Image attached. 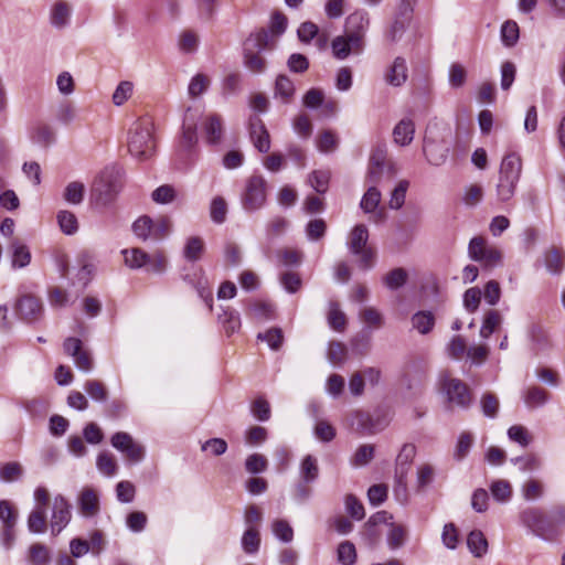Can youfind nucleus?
Wrapping results in <instances>:
<instances>
[{
	"instance_id": "obj_1",
	"label": "nucleus",
	"mask_w": 565,
	"mask_h": 565,
	"mask_svg": "<svg viewBox=\"0 0 565 565\" xmlns=\"http://www.w3.org/2000/svg\"><path fill=\"white\" fill-rule=\"evenodd\" d=\"M519 520L527 533L544 542L552 543L561 536V531L550 520L548 513L541 508L529 507L523 509L519 514Z\"/></svg>"
},
{
	"instance_id": "obj_2",
	"label": "nucleus",
	"mask_w": 565,
	"mask_h": 565,
	"mask_svg": "<svg viewBox=\"0 0 565 565\" xmlns=\"http://www.w3.org/2000/svg\"><path fill=\"white\" fill-rule=\"evenodd\" d=\"M522 171L521 157L515 152L505 154L499 170V182L497 184V196L501 202L510 201L520 181Z\"/></svg>"
},
{
	"instance_id": "obj_3",
	"label": "nucleus",
	"mask_w": 565,
	"mask_h": 565,
	"mask_svg": "<svg viewBox=\"0 0 565 565\" xmlns=\"http://www.w3.org/2000/svg\"><path fill=\"white\" fill-rule=\"evenodd\" d=\"M269 44V35L266 29L252 32L243 42L244 66L254 73H263L266 61L259 56Z\"/></svg>"
},
{
	"instance_id": "obj_4",
	"label": "nucleus",
	"mask_w": 565,
	"mask_h": 565,
	"mask_svg": "<svg viewBox=\"0 0 565 565\" xmlns=\"http://www.w3.org/2000/svg\"><path fill=\"white\" fill-rule=\"evenodd\" d=\"M268 182L260 174L246 179L241 193V206L245 213L253 214L267 205Z\"/></svg>"
},
{
	"instance_id": "obj_5",
	"label": "nucleus",
	"mask_w": 565,
	"mask_h": 565,
	"mask_svg": "<svg viewBox=\"0 0 565 565\" xmlns=\"http://www.w3.org/2000/svg\"><path fill=\"white\" fill-rule=\"evenodd\" d=\"M129 152L138 160H147L154 152L152 124L149 120L138 121L130 131Z\"/></svg>"
},
{
	"instance_id": "obj_6",
	"label": "nucleus",
	"mask_w": 565,
	"mask_h": 565,
	"mask_svg": "<svg viewBox=\"0 0 565 565\" xmlns=\"http://www.w3.org/2000/svg\"><path fill=\"white\" fill-rule=\"evenodd\" d=\"M124 171L119 166L111 164L104 168L96 182V191L99 200L104 203H110L121 189V179Z\"/></svg>"
},
{
	"instance_id": "obj_7",
	"label": "nucleus",
	"mask_w": 565,
	"mask_h": 565,
	"mask_svg": "<svg viewBox=\"0 0 565 565\" xmlns=\"http://www.w3.org/2000/svg\"><path fill=\"white\" fill-rule=\"evenodd\" d=\"M180 278L196 291L198 296L204 301L209 310L212 311L213 294L203 268L194 264L184 266L181 269Z\"/></svg>"
},
{
	"instance_id": "obj_8",
	"label": "nucleus",
	"mask_w": 565,
	"mask_h": 565,
	"mask_svg": "<svg viewBox=\"0 0 565 565\" xmlns=\"http://www.w3.org/2000/svg\"><path fill=\"white\" fill-rule=\"evenodd\" d=\"M72 504L63 494L53 499L50 529L53 536L58 535L72 520Z\"/></svg>"
},
{
	"instance_id": "obj_9",
	"label": "nucleus",
	"mask_w": 565,
	"mask_h": 565,
	"mask_svg": "<svg viewBox=\"0 0 565 565\" xmlns=\"http://www.w3.org/2000/svg\"><path fill=\"white\" fill-rule=\"evenodd\" d=\"M110 445L125 454L132 462H140L145 458L143 446L137 444L132 436L126 431H117L110 437Z\"/></svg>"
},
{
	"instance_id": "obj_10",
	"label": "nucleus",
	"mask_w": 565,
	"mask_h": 565,
	"mask_svg": "<svg viewBox=\"0 0 565 565\" xmlns=\"http://www.w3.org/2000/svg\"><path fill=\"white\" fill-rule=\"evenodd\" d=\"M447 402L461 408L468 409L471 405V393L467 385L459 379H449L443 385Z\"/></svg>"
},
{
	"instance_id": "obj_11",
	"label": "nucleus",
	"mask_w": 565,
	"mask_h": 565,
	"mask_svg": "<svg viewBox=\"0 0 565 565\" xmlns=\"http://www.w3.org/2000/svg\"><path fill=\"white\" fill-rule=\"evenodd\" d=\"M364 49V43L359 35H344L335 36L331 41V51L334 58L343 61L351 54H360Z\"/></svg>"
},
{
	"instance_id": "obj_12",
	"label": "nucleus",
	"mask_w": 565,
	"mask_h": 565,
	"mask_svg": "<svg viewBox=\"0 0 565 565\" xmlns=\"http://www.w3.org/2000/svg\"><path fill=\"white\" fill-rule=\"evenodd\" d=\"M248 135L252 143L260 153H267L270 150L269 132L258 115H250L247 121Z\"/></svg>"
},
{
	"instance_id": "obj_13",
	"label": "nucleus",
	"mask_w": 565,
	"mask_h": 565,
	"mask_svg": "<svg viewBox=\"0 0 565 565\" xmlns=\"http://www.w3.org/2000/svg\"><path fill=\"white\" fill-rule=\"evenodd\" d=\"M15 310L20 319L28 323H35L43 313L42 302L32 295H23L15 302Z\"/></svg>"
},
{
	"instance_id": "obj_14",
	"label": "nucleus",
	"mask_w": 565,
	"mask_h": 565,
	"mask_svg": "<svg viewBox=\"0 0 565 565\" xmlns=\"http://www.w3.org/2000/svg\"><path fill=\"white\" fill-rule=\"evenodd\" d=\"M198 146V132H196V122L194 117L191 114V109L184 114L183 124H182V136L180 140V149L186 156L191 157Z\"/></svg>"
},
{
	"instance_id": "obj_15",
	"label": "nucleus",
	"mask_w": 565,
	"mask_h": 565,
	"mask_svg": "<svg viewBox=\"0 0 565 565\" xmlns=\"http://www.w3.org/2000/svg\"><path fill=\"white\" fill-rule=\"evenodd\" d=\"M351 425L361 434L372 435L384 429L386 424L379 415L355 411L351 416Z\"/></svg>"
},
{
	"instance_id": "obj_16",
	"label": "nucleus",
	"mask_w": 565,
	"mask_h": 565,
	"mask_svg": "<svg viewBox=\"0 0 565 565\" xmlns=\"http://www.w3.org/2000/svg\"><path fill=\"white\" fill-rule=\"evenodd\" d=\"M370 25L369 13L364 10H356L345 20V33L359 35L363 41L364 34Z\"/></svg>"
},
{
	"instance_id": "obj_17",
	"label": "nucleus",
	"mask_w": 565,
	"mask_h": 565,
	"mask_svg": "<svg viewBox=\"0 0 565 565\" xmlns=\"http://www.w3.org/2000/svg\"><path fill=\"white\" fill-rule=\"evenodd\" d=\"M11 267L22 269L31 263V252L29 247L19 239H12L9 245Z\"/></svg>"
},
{
	"instance_id": "obj_18",
	"label": "nucleus",
	"mask_w": 565,
	"mask_h": 565,
	"mask_svg": "<svg viewBox=\"0 0 565 565\" xmlns=\"http://www.w3.org/2000/svg\"><path fill=\"white\" fill-rule=\"evenodd\" d=\"M77 504L84 516H93L99 511V498L97 492L93 488H84L78 495Z\"/></svg>"
},
{
	"instance_id": "obj_19",
	"label": "nucleus",
	"mask_w": 565,
	"mask_h": 565,
	"mask_svg": "<svg viewBox=\"0 0 565 565\" xmlns=\"http://www.w3.org/2000/svg\"><path fill=\"white\" fill-rule=\"evenodd\" d=\"M222 312L217 315V322L227 337L241 330L242 321L239 313L231 307H221Z\"/></svg>"
},
{
	"instance_id": "obj_20",
	"label": "nucleus",
	"mask_w": 565,
	"mask_h": 565,
	"mask_svg": "<svg viewBox=\"0 0 565 565\" xmlns=\"http://www.w3.org/2000/svg\"><path fill=\"white\" fill-rule=\"evenodd\" d=\"M408 78L406 60L402 56L395 57L388 72L385 75L387 84L394 87H399Z\"/></svg>"
},
{
	"instance_id": "obj_21",
	"label": "nucleus",
	"mask_w": 565,
	"mask_h": 565,
	"mask_svg": "<svg viewBox=\"0 0 565 565\" xmlns=\"http://www.w3.org/2000/svg\"><path fill=\"white\" fill-rule=\"evenodd\" d=\"M205 140L209 146H217L223 138V127L221 117L217 114H212L204 122Z\"/></svg>"
},
{
	"instance_id": "obj_22",
	"label": "nucleus",
	"mask_w": 565,
	"mask_h": 565,
	"mask_svg": "<svg viewBox=\"0 0 565 565\" xmlns=\"http://www.w3.org/2000/svg\"><path fill=\"white\" fill-rule=\"evenodd\" d=\"M413 328L423 335L430 333L436 324V318L430 310H418L411 317Z\"/></svg>"
},
{
	"instance_id": "obj_23",
	"label": "nucleus",
	"mask_w": 565,
	"mask_h": 565,
	"mask_svg": "<svg viewBox=\"0 0 565 565\" xmlns=\"http://www.w3.org/2000/svg\"><path fill=\"white\" fill-rule=\"evenodd\" d=\"M414 134L415 125L409 118H403L393 129L394 141L403 147L413 141Z\"/></svg>"
},
{
	"instance_id": "obj_24",
	"label": "nucleus",
	"mask_w": 565,
	"mask_h": 565,
	"mask_svg": "<svg viewBox=\"0 0 565 565\" xmlns=\"http://www.w3.org/2000/svg\"><path fill=\"white\" fill-rule=\"evenodd\" d=\"M369 231L364 224H356L351 231V237L349 242V252L352 255H358L362 249L369 247Z\"/></svg>"
},
{
	"instance_id": "obj_25",
	"label": "nucleus",
	"mask_w": 565,
	"mask_h": 565,
	"mask_svg": "<svg viewBox=\"0 0 565 565\" xmlns=\"http://www.w3.org/2000/svg\"><path fill=\"white\" fill-rule=\"evenodd\" d=\"M26 527L31 534H43L46 530V509L35 507L28 515Z\"/></svg>"
},
{
	"instance_id": "obj_26",
	"label": "nucleus",
	"mask_w": 565,
	"mask_h": 565,
	"mask_svg": "<svg viewBox=\"0 0 565 565\" xmlns=\"http://www.w3.org/2000/svg\"><path fill=\"white\" fill-rule=\"evenodd\" d=\"M467 546L475 557H482L488 552V541L480 530H472L467 536Z\"/></svg>"
},
{
	"instance_id": "obj_27",
	"label": "nucleus",
	"mask_w": 565,
	"mask_h": 565,
	"mask_svg": "<svg viewBox=\"0 0 565 565\" xmlns=\"http://www.w3.org/2000/svg\"><path fill=\"white\" fill-rule=\"evenodd\" d=\"M300 480L305 482H316L319 478V467L316 457L306 455L299 466Z\"/></svg>"
},
{
	"instance_id": "obj_28",
	"label": "nucleus",
	"mask_w": 565,
	"mask_h": 565,
	"mask_svg": "<svg viewBox=\"0 0 565 565\" xmlns=\"http://www.w3.org/2000/svg\"><path fill=\"white\" fill-rule=\"evenodd\" d=\"M125 264L131 269H140L147 267L150 263V255L141 248L122 249Z\"/></svg>"
},
{
	"instance_id": "obj_29",
	"label": "nucleus",
	"mask_w": 565,
	"mask_h": 565,
	"mask_svg": "<svg viewBox=\"0 0 565 565\" xmlns=\"http://www.w3.org/2000/svg\"><path fill=\"white\" fill-rule=\"evenodd\" d=\"M71 12L65 2L55 3L50 13V23L55 29H64L70 24Z\"/></svg>"
},
{
	"instance_id": "obj_30",
	"label": "nucleus",
	"mask_w": 565,
	"mask_h": 565,
	"mask_svg": "<svg viewBox=\"0 0 565 565\" xmlns=\"http://www.w3.org/2000/svg\"><path fill=\"white\" fill-rule=\"evenodd\" d=\"M408 281V273L403 267H397L390 270L383 277V284L392 291L403 288Z\"/></svg>"
},
{
	"instance_id": "obj_31",
	"label": "nucleus",
	"mask_w": 565,
	"mask_h": 565,
	"mask_svg": "<svg viewBox=\"0 0 565 565\" xmlns=\"http://www.w3.org/2000/svg\"><path fill=\"white\" fill-rule=\"evenodd\" d=\"M241 546L245 554L255 555L260 548V535L257 529L248 527L241 539Z\"/></svg>"
},
{
	"instance_id": "obj_32",
	"label": "nucleus",
	"mask_w": 565,
	"mask_h": 565,
	"mask_svg": "<svg viewBox=\"0 0 565 565\" xmlns=\"http://www.w3.org/2000/svg\"><path fill=\"white\" fill-rule=\"evenodd\" d=\"M386 154L383 149L377 148L373 151L370 159V169L367 172V179L371 183L376 184L380 180V174L385 167Z\"/></svg>"
},
{
	"instance_id": "obj_33",
	"label": "nucleus",
	"mask_w": 565,
	"mask_h": 565,
	"mask_svg": "<svg viewBox=\"0 0 565 565\" xmlns=\"http://www.w3.org/2000/svg\"><path fill=\"white\" fill-rule=\"evenodd\" d=\"M374 455L375 447L373 445H360L350 458V465L354 468L366 467L373 460Z\"/></svg>"
},
{
	"instance_id": "obj_34",
	"label": "nucleus",
	"mask_w": 565,
	"mask_h": 565,
	"mask_svg": "<svg viewBox=\"0 0 565 565\" xmlns=\"http://www.w3.org/2000/svg\"><path fill=\"white\" fill-rule=\"evenodd\" d=\"M30 140L36 146L49 147L54 142V134L50 126L39 124L31 129Z\"/></svg>"
},
{
	"instance_id": "obj_35",
	"label": "nucleus",
	"mask_w": 565,
	"mask_h": 565,
	"mask_svg": "<svg viewBox=\"0 0 565 565\" xmlns=\"http://www.w3.org/2000/svg\"><path fill=\"white\" fill-rule=\"evenodd\" d=\"M406 539V530L403 525L394 522L390 523V530L386 534V543L391 551H396L404 546Z\"/></svg>"
},
{
	"instance_id": "obj_36",
	"label": "nucleus",
	"mask_w": 565,
	"mask_h": 565,
	"mask_svg": "<svg viewBox=\"0 0 565 565\" xmlns=\"http://www.w3.org/2000/svg\"><path fill=\"white\" fill-rule=\"evenodd\" d=\"M23 476V468L18 461H9L0 465V480L2 482H17Z\"/></svg>"
},
{
	"instance_id": "obj_37",
	"label": "nucleus",
	"mask_w": 565,
	"mask_h": 565,
	"mask_svg": "<svg viewBox=\"0 0 565 565\" xmlns=\"http://www.w3.org/2000/svg\"><path fill=\"white\" fill-rule=\"evenodd\" d=\"M131 230L138 238L146 242L152 238L153 221L150 216L142 215L132 223Z\"/></svg>"
},
{
	"instance_id": "obj_38",
	"label": "nucleus",
	"mask_w": 565,
	"mask_h": 565,
	"mask_svg": "<svg viewBox=\"0 0 565 565\" xmlns=\"http://www.w3.org/2000/svg\"><path fill=\"white\" fill-rule=\"evenodd\" d=\"M500 36L502 44L505 47H513L518 43L520 36L518 23L512 20L505 21L501 26Z\"/></svg>"
},
{
	"instance_id": "obj_39",
	"label": "nucleus",
	"mask_w": 565,
	"mask_h": 565,
	"mask_svg": "<svg viewBox=\"0 0 565 565\" xmlns=\"http://www.w3.org/2000/svg\"><path fill=\"white\" fill-rule=\"evenodd\" d=\"M380 202L381 191L375 185H371L363 194L360 201V207L364 213L370 214L379 207Z\"/></svg>"
},
{
	"instance_id": "obj_40",
	"label": "nucleus",
	"mask_w": 565,
	"mask_h": 565,
	"mask_svg": "<svg viewBox=\"0 0 565 565\" xmlns=\"http://www.w3.org/2000/svg\"><path fill=\"white\" fill-rule=\"evenodd\" d=\"M204 244L203 239L199 236H191L186 239L183 248V257L191 263L200 259L203 253Z\"/></svg>"
},
{
	"instance_id": "obj_41",
	"label": "nucleus",
	"mask_w": 565,
	"mask_h": 565,
	"mask_svg": "<svg viewBox=\"0 0 565 565\" xmlns=\"http://www.w3.org/2000/svg\"><path fill=\"white\" fill-rule=\"evenodd\" d=\"M294 94L295 85L292 81L285 74L278 75L275 82V96L280 97L284 103H287Z\"/></svg>"
},
{
	"instance_id": "obj_42",
	"label": "nucleus",
	"mask_w": 565,
	"mask_h": 565,
	"mask_svg": "<svg viewBox=\"0 0 565 565\" xmlns=\"http://www.w3.org/2000/svg\"><path fill=\"white\" fill-rule=\"evenodd\" d=\"M501 321L502 318L499 311L494 309L487 311L480 328V337L482 339H488L497 330Z\"/></svg>"
},
{
	"instance_id": "obj_43",
	"label": "nucleus",
	"mask_w": 565,
	"mask_h": 565,
	"mask_svg": "<svg viewBox=\"0 0 565 565\" xmlns=\"http://www.w3.org/2000/svg\"><path fill=\"white\" fill-rule=\"evenodd\" d=\"M29 557L32 565H50L51 552L42 543H34L29 548Z\"/></svg>"
},
{
	"instance_id": "obj_44",
	"label": "nucleus",
	"mask_w": 565,
	"mask_h": 565,
	"mask_svg": "<svg viewBox=\"0 0 565 565\" xmlns=\"http://www.w3.org/2000/svg\"><path fill=\"white\" fill-rule=\"evenodd\" d=\"M257 340L266 342L270 350L278 351L284 342L282 330L279 327H273L265 332H259Z\"/></svg>"
},
{
	"instance_id": "obj_45",
	"label": "nucleus",
	"mask_w": 565,
	"mask_h": 565,
	"mask_svg": "<svg viewBox=\"0 0 565 565\" xmlns=\"http://www.w3.org/2000/svg\"><path fill=\"white\" fill-rule=\"evenodd\" d=\"M337 561L341 565H353L356 562V550L352 542H341L337 547Z\"/></svg>"
},
{
	"instance_id": "obj_46",
	"label": "nucleus",
	"mask_w": 565,
	"mask_h": 565,
	"mask_svg": "<svg viewBox=\"0 0 565 565\" xmlns=\"http://www.w3.org/2000/svg\"><path fill=\"white\" fill-rule=\"evenodd\" d=\"M308 182L317 193L324 194L328 191L330 172L323 170H313L308 175Z\"/></svg>"
},
{
	"instance_id": "obj_47",
	"label": "nucleus",
	"mask_w": 565,
	"mask_h": 565,
	"mask_svg": "<svg viewBox=\"0 0 565 565\" xmlns=\"http://www.w3.org/2000/svg\"><path fill=\"white\" fill-rule=\"evenodd\" d=\"M56 217L58 226L65 235H73L77 232L78 221L74 213L64 210L60 211Z\"/></svg>"
},
{
	"instance_id": "obj_48",
	"label": "nucleus",
	"mask_w": 565,
	"mask_h": 565,
	"mask_svg": "<svg viewBox=\"0 0 565 565\" xmlns=\"http://www.w3.org/2000/svg\"><path fill=\"white\" fill-rule=\"evenodd\" d=\"M473 445V437L471 433L463 431L461 433L456 443V448L454 452V459L456 461H462L469 454L470 449Z\"/></svg>"
},
{
	"instance_id": "obj_49",
	"label": "nucleus",
	"mask_w": 565,
	"mask_h": 565,
	"mask_svg": "<svg viewBox=\"0 0 565 565\" xmlns=\"http://www.w3.org/2000/svg\"><path fill=\"white\" fill-rule=\"evenodd\" d=\"M490 492L493 500L499 503H505L512 495L511 484L507 480H495L490 486Z\"/></svg>"
},
{
	"instance_id": "obj_50",
	"label": "nucleus",
	"mask_w": 565,
	"mask_h": 565,
	"mask_svg": "<svg viewBox=\"0 0 565 565\" xmlns=\"http://www.w3.org/2000/svg\"><path fill=\"white\" fill-rule=\"evenodd\" d=\"M227 204L222 196H215L210 203V217L214 224H223L226 221Z\"/></svg>"
},
{
	"instance_id": "obj_51",
	"label": "nucleus",
	"mask_w": 565,
	"mask_h": 565,
	"mask_svg": "<svg viewBox=\"0 0 565 565\" xmlns=\"http://www.w3.org/2000/svg\"><path fill=\"white\" fill-rule=\"evenodd\" d=\"M409 188L407 180H401L391 193L388 206L391 210H401L405 203L406 193Z\"/></svg>"
},
{
	"instance_id": "obj_52",
	"label": "nucleus",
	"mask_w": 565,
	"mask_h": 565,
	"mask_svg": "<svg viewBox=\"0 0 565 565\" xmlns=\"http://www.w3.org/2000/svg\"><path fill=\"white\" fill-rule=\"evenodd\" d=\"M524 402L529 407H542L548 402V394L540 386H532L526 391Z\"/></svg>"
},
{
	"instance_id": "obj_53",
	"label": "nucleus",
	"mask_w": 565,
	"mask_h": 565,
	"mask_svg": "<svg viewBox=\"0 0 565 565\" xmlns=\"http://www.w3.org/2000/svg\"><path fill=\"white\" fill-rule=\"evenodd\" d=\"M84 390L93 402L106 403L108 393L100 382L96 380H88L84 385Z\"/></svg>"
},
{
	"instance_id": "obj_54",
	"label": "nucleus",
	"mask_w": 565,
	"mask_h": 565,
	"mask_svg": "<svg viewBox=\"0 0 565 565\" xmlns=\"http://www.w3.org/2000/svg\"><path fill=\"white\" fill-rule=\"evenodd\" d=\"M327 232V223L323 218L310 220L305 228L306 237L310 242L321 239Z\"/></svg>"
},
{
	"instance_id": "obj_55",
	"label": "nucleus",
	"mask_w": 565,
	"mask_h": 565,
	"mask_svg": "<svg viewBox=\"0 0 565 565\" xmlns=\"http://www.w3.org/2000/svg\"><path fill=\"white\" fill-rule=\"evenodd\" d=\"M273 534L274 536L282 542V543H290L294 540V530L288 521L286 520H276L273 522L271 525Z\"/></svg>"
},
{
	"instance_id": "obj_56",
	"label": "nucleus",
	"mask_w": 565,
	"mask_h": 565,
	"mask_svg": "<svg viewBox=\"0 0 565 565\" xmlns=\"http://www.w3.org/2000/svg\"><path fill=\"white\" fill-rule=\"evenodd\" d=\"M148 523V516L142 511H132L126 516V526L132 533H141Z\"/></svg>"
},
{
	"instance_id": "obj_57",
	"label": "nucleus",
	"mask_w": 565,
	"mask_h": 565,
	"mask_svg": "<svg viewBox=\"0 0 565 565\" xmlns=\"http://www.w3.org/2000/svg\"><path fill=\"white\" fill-rule=\"evenodd\" d=\"M85 188L84 184L77 181L71 182L66 185L64 191V199L67 203L78 205L84 200Z\"/></svg>"
},
{
	"instance_id": "obj_58",
	"label": "nucleus",
	"mask_w": 565,
	"mask_h": 565,
	"mask_svg": "<svg viewBox=\"0 0 565 565\" xmlns=\"http://www.w3.org/2000/svg\"><path fill=\"white\" fill-rule=\"evenodd\" d=\"M268 461L265 456L260 454H252L245 460V470L252 475H260L266 471Z\"/></svg>"
},
{
	"instance_id": "obj_59",
	"label": "nucleus",
	"mask_w": 565,
	"mask_h": 565,
	"mask_svg": "<svg viewBox=\"0 0 565 565\" xmlns=\"http://www.w3.org/2000/svg\"><path fill=\"white\" fill-rule=\"evenodd\" d=\"M177 198L175 189L170 184H162L151 193V199L158 204L172 203Z\"/></svg>"
},
{
	"instance_id": "obj_60",
	"label": "nucleus",
	"mask_w": 565,
	"mask_h": 565,
	"mask_svg": "<svg viewBox=\"0 0 565 565\" xmlns=\"http://www.w3.org/2000/svg\"><path fill=\"white\" fill-rule=\"evenodd\" d=\"M481 412L484 417L494 419L498 416L499 399L492 393H486L480 401Z\"/></svg>"
},
{
	"instance_id": "obj_61",
	"label": "nucleus",
	"mask_w": 565,
	"mask_h": 565,
	"mask_svg": "<svg viewBox=\"0 0 565 565\" xmlns=\"http://www.w3.org/2000/svg\"><path fill=\"white\" fill-rule=\"evenodd\" d=\"M501 79L500 87L502 90H509L515 81L516 66L511 61H505L500 68Z\"/></svg>"
},
{
	"instance_id": "obj_62",
	"label": "nucleus",
	"mask_w": 565,
	"mask_h": 565,
	"mask_svg": "<svg viewBox=\"0 0 565 565\" xmlns=\"http://www.w3.org/2000/svg\"><path fill=\"white\" fill-rule=\"evenodd\" d=\"M409 21L399 19L398 17H394V20L388 28V30L385 33L386 39L391 43L398 42L403 35L405 34L407 28H408Z\"/></svg>"
},
{
	"instance_id": "obj_63",
	"label": "nucleus",
	"mask_w": 565,
	"mask_h": 565,
	"mask_svg": "<svg viewBox=\"0 0 565 565\" xmlns=\"http://www.w3.org/2000/svg\"><path fill=\"white\" fill-rule=\"evenodd\" d=\"M482 297V291L478 287L467 289L462 296V302L465 309L473 313L478 310Z\"/></svg>"
},
{
	"instance_id": "obj_64",
	"label": "nucleus",
	"mask_w": 565,
	"mask_h": 565,
	"mask_svg": "<svg viewBox=\"0 0 565 565\" xmlns=\"http://www.w3.org/2000/svg\"><path fill=\"white\" fill-rule=\"evenodd\" d=\"M223 95L234 96L242 90V76L239 73H230L222 83Z\"/></svg>"
}]
</instances>
